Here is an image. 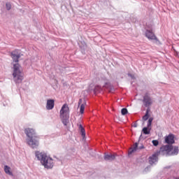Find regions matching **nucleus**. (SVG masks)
<instances>
[{
	"label": "nucleus",
	"mask_w": 179,
	"mask_h": 179,
	"mask_svg": "<svg viewBox=\"0 0 179 179\" xmlns=\"http://www.w3.org/2000/svg\"><path fill=\"white\" fill-rule=\"evenodd\" d=\"M175 179H179V178H176Z\"/></svg>",
	"instance_id": "b1692460"
},
{
	"label": "nucleus",
	"mask_w": 179,
	"mask_h": 179,
	"mask_svg": "<svg viewBox=\"0 0 179 179\" xmlns=\"http://www.w3.org/2000/svg\"><path fill=\"white\" fill-rule=\"evenodd\" d=\"M54 100L53 99H48L47 101V104H46V108L47 110H52L54 108Z\"/></svg>",
	"instance_id": "f8f14e48"
},
{
	"label": "nucleus",
	"mask_w": 179,
	"mask_h": 179,
	"mask_svg": "<svg viewBox=\"0 0 179 179\" xmlns=\"http://www.w3.org/2000/svg\"><path fill=\"white\" fill-rule=\"evenodd\" d=\"M6 7L7 10H10L11 8H12V5H10V3H6Z\"/></svg>",
	"instance_id": "aec40b11"
},
{
	"label": "nucleus",
	"mask_w": 179,
	"mask_h": 179,
	"mask_svg": "<svg viewBox=\"0 0 179 179\" xmlns=\"http://www.w3.org/2000/svg\"><path fill=\"white\" fill-rule=\"evenodd\" d=\"M86 105V102H84L80 105V114H83L85 113V106Z\"/></svg>",
	"instance_id": "2eb2a0df"
},
{
	"label": "nucleus",
	"mask_w": 179,
	"mask_h": 179,
	"mask_svg": "<svg viewBox=\"0 0 179 179\" xmlns=\"http://www.w3.org/2000/svg\"><path fill=\"white\" fill-rule=\"evenodd\" d=\"M134 128H136V127H138V124H137L136 123H135V124H134Z\"/></svg>",
	"instance_id": "5701e85b"
},
{
	"label": "nucleus",
	"mask_w": 179,
	"mask_h": 179,
	"mask_svg": "<svg viewBox=\"0 0 179 179\" xmlns=\"http://www.w3.org/2000/svg\"><path fill=\"white\" fill-rule=\"evenodd\" d=\"M79 129L80 130L83 138H85V136H86V132L85 131V128H83V126H82V124H80Z\"/></svg>",
	"instance_id": "ddd939ff"
},
{
	"label": "nucleus",
	"mask_w": 179,
	"mask_h": 179,
	"mask_svg": "<svg viewBox=\"0 0 179 179\" xmlns=\"http://www.w3.org/2000/svg\"><path fill=\"white\" fill-rule=\"evenodd\" d=\"M178 152H179V149H178Z\"/></svg>",
	"instance_id": "393cba45"
},
{
	"label": "nucleus",
	"mask_w": 179,
	"mask_h": 179,
	"mask_svg": "<svg viewBox=\"0 0 179 179\" xmlns=\"http://www.w3.org/2000/svg\"><path fill=\"white\" fill-rule=\"evenodd\" d=\"M148 119H149V110H147L145 115L143 117V120L148 121Z\"/></svg>",
	"instance_id": "dca6fc26"
},
{
	"label": "nucleus",
	"mask_w": 179,
	"mask_h": 179,
	"mask_svg": "<svg viewBox=\"0 0 179 179\" xmlns=\"http://www.w3.org/2000/svg\"><path fill=\"white\" fill-rule=\"evenodd\" d=\"M82 101H83L82 99H80L79 101H78L79 106H80V104H82Z\"/></svg>",
	"instance_id": "4be33fe9"
},
{
	"label": "nucleus",
	"mask_w": 179,
	"mask_h": 179,
	"mask_svg": "<svg viewBox=\"0 0 179 179\" xmlns=\"http://www.w3.org/2000/svg\"><path fill=\"white\" fill-rule=\"evenodd\" d=\"M117 154H105L104 160L113 162V160H115Z\"/></svg>",
	"instance_id": "9d476101"
},
{
	"label": "nucleus",
	"mask_w": 179,
	"mask_h": 179,
	"mask_svg": "<svg viewBox=\"0 0 179 179\" xmlns=\"http://www.w3.org/2000/svg\"><path fill=\"white\" fill-rule=\"evenodd\" d=\"M121 113H122V115H127V114H128V110L124 108L122 109Z\"/></svg>",
	"instance_id": "a211bd4d"
},
{
	"label": "nucleus",
	"mask_w": 179,
	"mask_h": 179,
	"mask_svg": "<svg viewBox=\"0 0 179 179\" xmlns=\"http://www.w3.org/2000/svg\"><path fill=\"white\" fill-rule=\"evenodd\" d=\"M143 132L144 135H149V134H150V129H148V127H144L143 129Z\"/></svg>",
	"instance_id": "f3484780"
},
{
	"label": "nucleus",
	"mask_w": 179,
	"mask_h": 179,
	"mask_svg": "<svg viewBox=\"0 0 179 179\" xmlns=\"http://www.w3.org/2000/svg\"><path fill=\"white\" fill-rule=\"evenodd\" d=\"M11 57L13 58V62H15L13 65V80L16 83V85H19L23 82V79H24V73L22 70V66L19 64V58H20V54H16V51H13L11 52Z\"/></svg>",
	"instance_id": "f257e3e1"
},
{
	"label": "nucleus",
	"mask_w": 179,
	"mask_h": 179,
	"mask_svg": "<svg viewBox=\"0 0 179 179\" xmlns=\"http://www.w3.org/2000/svg\"><path fill=\"white\" fill-rule=\"evenodd\" d=\"M143 104L145 107H150L153 103V101H152V98L150 97V94L145 93L143 99Z\"/></svg>",
	"instance_id": "423d86ee"
},
{
	"label": "nucleus",
	"mask_w": 179,
	"mask_h": 179,
	"mask_svg": "<svg viewBox=\"0 0 179 179\" xmlns=\"http://www.w3.org/2000/svg\"><path fill=\"white\" fill-rule=\"evenodd\" d=\"M176 138V136L173 134H169L168 136H165V143H167V145H171L176 143V141L174 140Z\"/></svg>",
	"instance_id": "0eeeda50"
},
{
	"label": "nucleus",
	"mask_w": 179,
	"mask_h": 179,
	"mask_svg": "<svg viewBox=\"0 0 179 179\" xmlns=\"http://www.w3.org/2000/svg\"><path fill=\"white\" fill-rule=\"evenodd\" d=\"M35 155L37 159L41 161V164L44 166L45 169H52L54 167V159L47 156V154L36 151Z\"/></svg>",
	"instance_id": "7ed1b4c3"
},
{
	"label": "nucleus",
	"mask_w": 179,
	"mask_h": 179,
	"mask_svg": "<svg viewBox=\"0 0 179 179\" xmlns=\"http://www.w3.org/2000/svg\"><path fill=\"white\" fill-rule=\"evenodd\" d=\"M60 117L62 118L64 125H68L69 120V107L65 103L62 106L60 110Z\"/></svg>",
	"instance_id": "39448f33"
},
{
	"label": "nucleus",
	"mask_w": 179,
	"mask_h": 179,
	"mask_svg": "<svg viewBox=\"0 0 179 179\" xmlns=\"http://www.w3.org/2000/svg\"><path fill=\"white\" fill-rule=\"evenodd\" d=\"M157 156H159V154H154L149 157L150 164H154V163H156V162H157Z\"/></svg>",
	"instance_id": "9b49d317"
},
{
	"label": "nucleus",
	"mask_w": 179,
	"mask_h": 179,
	"mask_svg": "<svg viewBox=\"0 0 179 179\" xmlns=\"http://www.w3.org/2000/svg\"><path fill=\"white\" fill-rule=\"evenodd\" d=\"M152 122H153V118L152 117H150L149 120H148V128L151 127Z\"/></svg>",
	"instance_id": "6ab92c4d"
},
{
	"label": "nucleus",
	"mask_w": 179,
	"mask_h": 179,
	"mask_svg": "<svg viewBox=\"0 0 179 179\" xmlns=\"http://www.w3.org/2000/svg\"><path fill=\"white\" fill-rule=\"evenodd\" d=\"M152 142L154 146H157L159 145V141L157 140H153Z\"/></svg>",
	"instance_id": "412c9836"
},
{
	"label": "nucleus",
	"mask_w": 179,
	"mask_h": 179,
	"mask_svg": "<svg viewBox=\"0 0 179 179\" xmlns=\"http://www.w3.org/2000/svg\"><path fill=\"white\" fill-rule=\"evenodd\" d=\"M145 37H147V38H148L149 40H157V38L156 37L153 31H152V30H146Z\"/></svg>",
	"instance_id": "1a4fd4ad"
},
{
	"label": "nucleus",
	"mask_w": 179,
	"mask_h": 179,
	"mask_svg": "<svg viewBox=\"0 0 179 179\" xmlns=\"http://www.w3.org/2000/svg\"><path fill=\"white\" fill-rule=\"evenodd\" d=\"M24 134L27 135V143L32 148V149H37L40 145V142L38 139L40 137L37 136V133H36V130L32 128H27L24 129Z\"/></svg>",
	"instance_id": "f03ea898"
},
{
	"label": "nucleus",
	"mask_w": 179,
	"mask_h": 179,
	"mask_svg": "<svg viewBox=\"0 0 179 179\" xmlns=\"http://www.w3.org/2000/svg\"><path fill=\"white\" fill-rule=\"evenodd\" d=\"M138 149H145V146L141 145L138 147V143H136L132 148L129 150V155H132L134 152H136Z\"/></svg>",
	"instance_id": "6e6552de"
},
{
	"label": "nucleus",
	"mask_w": 179,
	"mask_h": 179,
	"mask_svg": "<svg viewBox=\"0 0 179 179\" xmlns=\"http://www.w3.org/2000/svg\"><path fill=\"white\" fill-rule=\"evenodd\" d=\"M4 171L6 174H8V176H12V173L10 171V167L8 166L7 165L4 166Z\"/></svg>",
	"instance_id": "4468645a"
},
{
	"label": "nucleus",
	"mask_w": 179,
	"mask_h": 179,
	"mask_svg": "<svg viewBox=\"0 0 179 179\" xmlns=\"http://www.w3.org/2000/svg\"><path fill=\"white\" fill-rule=\"evenodd\" d=\"M158 155L162 156H176L178 155V146H173L171 145H162Z\"/></svg>",
	"instance_id": "20e7f679"
}]
</instances>
